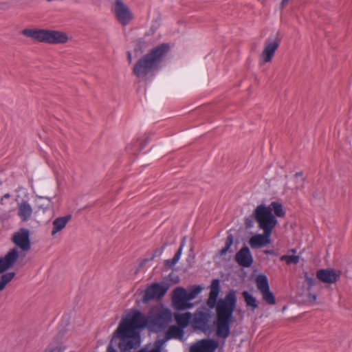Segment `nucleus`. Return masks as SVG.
<instances>
[{
	"instance_id": "f257e3e1",
	"label": "nucleus",
	"mask_w": 352,
	"mask_h": 352,
	"mask_svg": "<svg viewBox=\"0 0 352 352\" xmlns=\"http://www.w3.org/2000/svg\"><path fill=\"white\" fill-rule=\"evenodd\" d=\"M210 293L206 305L197 309L192 314V327L196 332L210 336L214 330L215 336L222 339V346L229 337L233 314L236 309L237 297L236 292L230 289L224 298H219L221 292L220 280L214 278L210 286Z\"/></svg>"
},
{
	"instance_id": "f03ea898",
	"label": "nucleus",
	"mask_w": 352,
	"mask_h": 352,
	"mask_svg": "<svg viewBox=\"0 0 352 352\" xmlns=\"http://www.w3.org/2000/svg\"><path fill=\"white\" fill-rule=\"evenodd\" d=\"M173 313L167 307H157L146 317L138 309H132L122 318L118 327L117 335L122 336L121 345L126 351L138 349L141 344L140 331L147 328L154 333L164 330L171 322Z\"/></svg>"
},
{
	"instance_id": "7ed1b4c3",
	"label": "nucleus",
	"mask_w": 352,
	"mask_h": 352,
	"mask_svg": "<svg viewBox=\"0 0 352 352\" xmlns=\"http://www.w3.org/2000/svg\"><path fill=\"white\" fill-rule=\"evenodd\" d=\"M170 50V46L166 43L153 47L135 63L132 71L133 74L139 78L154 76L155 70L158 69Z\"/></svg>"
},
{
	"instance_id": "20e7f679",
	"label": "nucleus",
	"mask_w": 352,
	"mask_h": 352,
	"mask_svg": "<svg viewBox=\"0 0 352 352\" xmlns=\"http://www.w3.org/2000/svg\"><path fill=\"white\" fill-rule=\"evenodd\" d=\"M21 33L39 43L63 44L68 41L67 35L65 32L58 30L26 28L23 29Z\"/></svg>"
},
{
	"instance_id": "39448f33",
	"label": "nucleus",
	"mask_w": 352,
	"mask_h": 352,
	"mask_svg": "<svg viewBox=\"0 0 352 352\" xmlns=\"http://www.w3.org/2000/svg\"><path fill=\"white\" fill-rule=\"evenodd\" d=\"M286 212L283 205L278 201H272L269 206L261 204L257 206L254 210V215L256 219H258L263 222H270L272 228H275L278 224L276 217H284Z\"/></svg>"
},
{
	"instance_id": "423d86ee",
	"label": "nucleus",
	"mask_w": 352,
	"mask_h": 352,
	"mask_svg": "<svg viewBox=\"0 0 352 352\" xmlns=\"http://www.w3.org/2000/svg\"><path fill=\"white\" fill-rule=\"evenodd\" d=\"M258 228L263 230V234H256L252 236L249 240V244L253 249L261 248L270 243L271 235L274 228L270 222H263L258 219H256Z\"/></svg>"
},
{
	"instance_id": "0eeeda50",
	"label": "nucleus",
	"mask_w": 352,
	"mask_h": 352,
	"mask_svg": "<svg viewBox=\"0 0 352 352\" xmlns=\"http://www.w3.org/2000/svg\"><path fill=\"white\" fill-rule=\"evenodd\" d=\"M170 285L166 282L153 283L148 285L142 296V300L144 303H148L151 300L162 299L166 294Z\"/></svg>"
},
{
	"instance_id": "6e6552de",
	"label": "nucleus",
	"mask_w": 352,
	"mask_h": 352,
	"mask_svg": "<svg viewBox=\"0 0 352 352\" xmlns=\"http://www.w3.org/2000/svg\"><path fill=\"white\" fill-rule=\"evenodd\" d=\"M281 42L280 32H277L274 38H268L265 43V47L261 54V57L264 63L270 62L278 48Z\"/></svg>"
},
{
	"instance_id": "1a4fd4ad",
	"label": "nucleus",
	"mask_w": 352,
	"mask_h": 352,
	"mask_svg": "<svg viewBox=\"0 0 352 352\" xmlns=\"http://www.w3.org/2000/svg\"><path fill=\"white\" fill-rule=\"evenodd\" d=\"M114 14L118 21L122 25H126L133 16L129 7L122 0H116L114 6Z\"/></svg>"
},
{
	"instance_id": "9d476101",
	"label": "nucleus",
	"mask_w": 352,
	"mask_h": 352,
	"mask_svg": "<svg viewBox=\"0 0 352 352\" xmlns=\"http://www.w3.org/2000/svg\"><path fill=\"white\" fill-rule=\"evenodd\" d=\"M219 346V341L214 338H204L194 343L190 352H215Z\"/></svg>"
},
{
	"instance_id": "9b49d317",
	"label": "nucleus",
	"mask_w": 352,
	"mask_h": 352,
	"mask_svg": "<svg viewBox=\"0 0 352 352\" xmlns=\"http://www.w3.org/2000/svg\"><path fill=\"white\" fill-rule=\"evenodd\" d=\"M30 235V232L28 229L20 228L18 232L14 233L12 241L21 250L24 252L28 251L31 248Z\"/></svg>"
},
{
	"instance_id": "f8f14e48",
	"label": "nucleus",
	"mask_w": 352,
	"mask_h": 352,
	"mask_svg": "<svg viewBox=\"0 0 352 352\" xmlns=\"http://www.w3.org/2000/svg\"><path fill=\"white\" fill-rule=\"evenodd\" d=\"M316 278L322 283L332 284L340 279V272L331 268L320 269L316 272Z\"/></svg>"
},
{
	"instance_id": "ddd939ff",
	"label": "nucleus",
	"mask_w": 352,
	"mask_h": 352,
	"mask_svg": "<svg viewBox=\"0 0 352 352\" xmlns=\"http://www.w3.org/2000/svg\"><path fill=\"white\" fill-rule=\"evenodd\" d=\"M236 262L243 267H250L253 262L254 258L250 248L244 245L235 254Z\"/></svg>"
},
{
	"instance_id": "4468645a",
	"label": "nucleus",
	"mask_w": 352,
	"mask_h": 352,
	"mask_svg": "<svg viewBox=\"0 0 352 352\" xmlns=\"http://www.w3.org/2000/svg\"><path fill=\"white\" fill-rule=\"evenodd\" d=\"M19 257V252L16 248L11 249L3 258H0V274L4 273L16 261Z\"/></svg>"
},
{
	"instance_id": "2eb2a0df",
	"label": "nucleus",
	"mask_w": 352,
	"mask_h": 352,
	"mask_svg": "<svg viewBox=\"0 0 352 352\" xmlns=\"http://www.w3.org/2000/svg\"><path fill=\"white\" fill-rule=\"evenodd\" d=\"M172 305L174 309L177 311L190 309L194 306L193 303L187 302L181 293L176 292V288L173 291Z\"/></svg>"
},
{
	"instance_id": "dca6fc26",
	"label": "nucleus",
	"mask_w": 352,
	"mask_h": 352,
	"mask_svg": "<svg viewBox=\"0 0 352 352\" xmlns=\"http://www.w3.org/2000/svg\"><path fill=\"white\" fill-rule=\"evenodd\" d=\"M174 319L176 322V325L185 329L190 323L192 324V314L190 312H186L183 314L175 313Z\"/></svg>"
},
{
	"instance_id": "f3484780",
	"label": "nucleus",
	"mask_w": 352,
	"mask_h": 352,
	"mask_svg": "<svg viewBox=\"0 0 352 352\" xmlns=\"http://www.w3.org/2000/svg\"><path fill=\"white\" fill-rule=\"evenodd\" d=\"M184 329L176 324L169 326L164 333V335L168 340L171 339L182 340L184 339Z\"/></svg>"
},
{
	"instance_id": "a211bd4d",
	"label": "nucleus",
	"mask_w": 352,
	"mask_h": 352,
	"mask_svg": "<svg viewBox=\"0 0 352 352\" xmlns=\"http://www.w3.org/2000/svg\"><path fill=\"white\" fill-rule=\"evenodd\" d=\"M32 214V208L30 204L26 201H22L18 208V216L22 221H28Z\"/></svg>"
},
{
	"instance_id": "6ab92c4d",
	"label": "nucleus",
	"mask_w": 352,
	"mask_h": 352,
	"mask_svg": "<svg viewBox=\"0 0 352 352\" xmlns=\"http://www.w3.org/2000/svg\"><path fill=\"white\" fill-rule=\"evenodd\" d=\"M72 214H68L63 217L56 218L53 222V228L52 230V235H54L58 232L61 231L67 225V223L72 219Z\"/></svg>"
},
{
	"instance_id": "aec40b11",
	"label": "nucleus",
	"mask_w": 352,
	"mask_h": 352,
	"mask_svg": "<svg viewBox=\"0 0 352 352\" xmlns=\"http://www.w3.org/2000/svg\"><path fill=\"white\" fill-rule=\"evenodd\" d=\"M117 331H118V328L116 329V330L114 331V333L113 334L112 339L111 340V342H110L109 346H107V352H118L113 346L114 343L116 344L117 340H119V342H118V346L120 349V352H131L132 350H135V349H127L126 351H125L124 349V346H122L120 344L122 341V336H120L119 335L116 334Z\"/></svg>"
},
{
	"instance_id": "412c9836",
	"label": "nucleus",
	"mask_w": 352,
	"mask_h": 352,
	"mask_svg": "<svg viewBox=\"0 0 352 352\" xmlns=\"http://www.w3.org/2000/svg\"><path fill=\"white\" fill-rule=\"evenodd\" d=\"M242 296L244 298L247 307L251 308L252 311H254L255 309L258 308L256 298L248 291L242 292Z\"/></svg>"
},
{
	"instance_id": "4be33fe9",
	"label": "nucleus",
	"mask_w": 352,
	"mask_h": 352,
	"mask_svg": "<svg viewBox=\"0 0 352 352\" xmlns=\"http://www.w3.org/2000/svg\"><path fill=\"white\" fill-rule=\"evenodd\" d=\"M256 284L257 289L261 293L265 290L270 289L268 278L265 274H259L256 278Z\"/></svg>"
},
{
	"instance_id": "5701e85b",
	"label": "nucleus",
	"mask_w": 352,
	"mask_h": 352,
	"mask_svg": "<svg viewBox=\"0 0 352 352\" xmlns=\"http://www.w3.org/2000/svg\"><path fill=\"white\" fill-rule=\"evenodd\" d=\"M168 245V243L165 242L163 243V245L160 247V248H156L153 253L151 254L150 256L149 257H147V258H145L144 259H143L140 263V266H143L144 265H145L146 263L153 260L155 257H157V256H160L162 255V254L163 253L165 248Z\"/></svg>"
},
{
	"instance_id": "b1692460",
	"label": "nucleus",
	"mask_w": 352,
	"mask_h": 352,
	"mask_svg": "<svg viewBox=\"0 0 352 352\" xmlns=\"http://www.w3.org/2000/svg\"><path fill=\"white\" fill-rule=\"evenodd\" d=\"M16 274L14 272L3 274L0 278V287L3 290L6 285L13 279Z\"/></svg>"
},
{
	"instance_id": "393cba45",
	"label": "nucleus",
	"mask_w": 352,
	"mask_h": 352,
	"mask_svg": "<svg viewBox=\"0 0 352 352\" xmlns=\"http://www.w3.org/2000/svg\"><path fill=\"white\" fill-rule=\"evenodd\" d=\"M263 299L269 305L276 304V298L274 293L271 292L270 288L261 292Z\"/></svg>"
},
{
	"instance_id": "a878e982",
	"label": "nucleus",
	"mask_w": 352,
	"mask_h": 352,
	"mask_svg": "<svg viewBox=\"0 0 352 352\" xmlns=\"http://www.w3.org/2000/svg\"><path fill=\"white\" fill-rule=\"evenodd\" d=\"M168 340L166 336L164 335L163 338H157L154 343V347L149 352H161L165 343Z\"/></svg>"
},
{
	"instance_id": "bb28decb",
	"label": "nucleus",
	"mask_w": 352,
	"mask_h": 352,
	"mask_svg": "<svg viewBox=\"0 0 352 352\" xmlns=\"http://www.w3.org/2000/svg\"><path fill=\"white\" fill-rule=\"evenodd\" d=\"M234 242V236L232 234H228L226 238L225 246L220 250V256L225 255L230 249Z\"/></svg>"
},
{
	"instance_id": "cd10ccee",
	"label": "nucleus",
	"mask_w": 352,
	"mask_h": 352,
	"mask_svg": "<svg viewBox=\"0 0 352 352\" xmlns=\"http://www.w3.org/2000/svg\"><path fill=\"white\" fill-rule=\"evenodd\" d=\"M304 277L307 285V291L309 292L311 288L316 285L317 281L314 277V274H312L311 276H309L308 272H305L304 273Z\"/></svg>"
},
{
	"instance_id": "c85d7f7f",
	"label": "nucleus",
	"mask_w": 352,
	"mask_h": 352,
	"mask_svg": "<svg viewBox=\"0 0 352 352\" xmlns=\"http://www.w3.org/2000/svg\"><path fill=\"white\" fill-rule=\"evenodd\" d=\"M299 259L298 255H283L280 257V260L285 261L287 265L297 264Z\"/></svg>"
},
{
	"instance_id": "c756f323",
	"label": "nucleus",
	"mask_w": 352,
	"mask_h": 352,
	"mask_svg": "<svg viewBox=\"0 0 352 352\" xmlns=\"http://www.w3.org/2000/svg\"><path fill=\"white\" fill-rule=\"evenodd\" d=\"M176 292L181 293L183 296L185 298L187 302H190V300L195 299V296H193L189 291H186L184 288L182 287H178L176 288Z\"/></svg>"
},
{
	"instance_id": "7c9ffc66",
	"label": "nucleus",
	"mask_w": 352,
	"mask_h": 352,
	"mask_svg": "<svg viewBox=\"0 0 352 352\" xmlns=\"http://www.w3.org/2000/svg\"><path fill=\"white\" fill-rule=\"evenodd\" d=\"M254 220L256 221V218L254 215V212L249 217H245L244 219V224L247 229H250L254 226Z\"/></svg>"
},
{
	"instance_id": "2f4dec72",
	"label": "nucleus",
	"mask_w": 352,
	"mask_h": 352,
	"mask_svg": "<svg viewBox=\"0 0 352 352\" xmlns=\"http://www.w3.org/2000/svg\"><path fill=\"white\" fill-rule=\"evenodd\" d=\"M202 289L203 287L201 285H194L189 288L188 291L196 298L202 292Z\"/></svg>"
},
{
	"instance_id": "473e14b6",
	"label": "nucleus",
	"mask_w": 352,
	"mask_h": 352,
	"mask_svg": "<svg viewBox=\"0 0 352 352\" xmlns=\"http://www.w3.org/2000/svg\"><path fill=\"white\" fill-rule=\"evenodd\" d=\"M185 237L182 239V242H181V244H180V246L179 248V249L177 250V251L175 252L174 256H173V258L175 260V261L178 262L181 258V256H182V249H183V247L184 245V243H185Z\"/></svg>"
},
{
	"instance_id": "72a5a7b5",
	"label": "nucleus",
	"mask_w": 352,
	"mask_h": 352,
	"mask_svg": "<svg viewBox=\"0 0 352 352\" xmlns=\"http://www.w3.org/2000/svg\"><path fill=\"white\" fill-rule=\"evenodd\" d=\"M177 261L173 258L171 259H166L164 261V266L168 269H172L176 264Z\"/></svg>"
},
{
	"instance_id": "f704fd0d",
	"label": "nucleus",
	"mask_w": 352,
	"mask_h": 352,
	"mask_svg": "<svg viewBox=\"0 0 352 352\" xmlns=\"http://www.w3.org/2000/svg\"><path fill=\"white\" fill-rule=\"evenodd\" d=\"M169 281L172 282L173 284H177L179 282V278L178 276H173V273H170L167 277Z\"/></svg>"
},
{
	"instance_id": "c9c22d12",
	"label": "nucleus",
	"mask_w": 352,
	"mask_h": 352,
	"mask_svg": "<svg viewBox=\"0 0 352 352\" xmlns=\"http://www.w3.org/2000/svg\"><path fill=\"white\" fill-rule=\"evenodd\" d=\"M134 52L135 54L140 52V54H142L143 52V50H142V43L141 41H138L137 42V43L135 44V47H134Z\"/></svg>"
},
{
	"instance_id": "e433bc0d",
	"label": "nucleus",
	"mask_w": 352,
	"mask_h": 352,
	"mask_svg": "<svg viewBox=\"0 0 352 352\" xmlns=\"http://www.w3.org/2000/svg\"><path fill=\"white\" fill-rule=\"evenodd\" d=\"M308 299L310 302H314L316 301V298H317V295L316 294H313L311 292H308Z\"/></svg>"
},
{
	"instance_id": "4c0bfd02",
	"label": "nucleus",
	"mask_w": 352,
	"mask_h": 352,
	"mask_svg": "<svg viewBox=\"0 0 352 352\" xmlns=\"http://www.w3.org/2000/svg\"><path fill=\"white\" fill-rule=\"evenodd\" d=\"M289 0H282L280 4V8L283 9L285 6L287 4Z\"/></svg>"
},
{
	"instance_id": "58836bf2",
	"label": "nucleus",
	"mask_w": 352,
	"mask_h": 352,
	"mask_svg": "<svg viewBox=\"0 0 352 352\" xmlns=\"http://www.w3.org/2000/svg\"><path fill=\"white\" fill-rule=\"evenodd\" d=\"M49 352H63L62 349L60 347H54L50 350Z\"/></svg>"
},
{
	"instance_id": "ea45409f",
	"label": "nucleus",
	"mask_w": 352,
	"mask_h": 352,
	"mask_svg": "<svg viewBox=\"0 0 352 352\" xmlns=\"http://www.w3.org/2000/svg\"><path fill=\"white\" fill-rule=\"evenodd\" d=\"M126 54H127V60H128L129 63H131L132 61V54H131V52H129V51H128Z\"/></svg>"
},
{
	"instance_id": "a19ab883",
	"label": "nucleus",
	"mask_w": 352,
	"mask_h": 352,
	"mask_svg": "<svg viewBox=\"0 0 352 352\" xmlns=\"http://www.w3.org/2000/svg\"><path fill=\"white\" fill-rule=\"evenodd\" d=\"M303 175V173L302 171L296 172L294 175V177L298 178L299 177H302Z\"/></svg>"
},
{
	"instance_id": "79ce46f5",
	"label": "nucleus",
	"mask_w": 352,
	"mask_h": 352,
	"mask_svg": "<svg viewBox=\"0 0 352 352\" xmlns=\"http://www.w3.org/2000/svg\"><path fill=\"white\" fill-rule=\"evenodd\" d=\"M264 253L265 254H274V250H264Z\"/></svg>"
},
{
	"instance_id": "37998d69",
	"label": "nucleus",
	"mask_w": 352,
	"mask_h": 352,
	"mask_svg": "<svg viewBox=\"0 0 352 352\" xmlns=\"http://www.w3.org/2000/svg\"><path fill=\"white\" fill-rule=\"evenodd\" d=\"M10 193H6V194H5V195L3 196L2 199H8V198H10Z\"/></svg>"
},
{
	"instance_id": "c03bdc74",
	"label": "nucleus",
	"mask_w": 352,
	"mask_h": 352,
	"mask_svg": "<svg viewBox=\"0 0 352 352\" xmlns=\"http://www.w3.org/2000/svg\"><path fill=\"white\" fill-rule=\"evenodd\" d=\"M291 251H292L293 253H296V249H292V250H291Z\"/></svg>"
},
{
	"instance_id": "a18cd8bd",
	"label": "nucleus",
	"mask_w": 352,
	"mask_h": 352,
	"mask_svg": "<svg viewBox=\"0 0 352 352\" xmlns=\"http://www.w3.org/2000/svg\"><path fill=\"white\" fill-rule=\"evenodd\" d=\"M145 145H146V142H145V143H144V145H143V146H142V148H143V146H145Z\"/></svg>"
},
{
	"instance_id": "49530a36",
	"label": "nucleus",
	"mask_w": 352,
	"mask_h": 352,
	"mask_svg": "<svg viewBox=\"0 0 352 352\" xmlns=\"http://www.w3.org/2000/svg\"><path fill=\"white\" fill-rule=\"evenodd\" d=\"M3 291V289L0 287V292Z\"/></svg>"
}]
</instances>
